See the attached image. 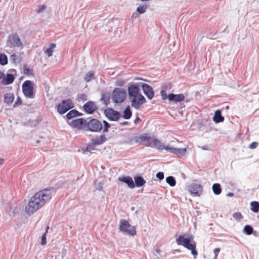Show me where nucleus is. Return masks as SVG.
<instances>
[{"mask_svg": "<svg viewBox=\"0 0 259 259\" xmlns=\"http://www.w3.org/2000/svg\"><path fill=\"white\" fill-rule=\"evenodd\" d=\"M234 195V194L233 193L230 192L227 194L228 196L232 197Z\"/></svg>", "mask_w": 259, "mask_h": 259, "instance_id": "8fccbe9b", "label": "nucleus"}, {"mask_svg": "<svg viewBox=\"0 0 259 259\" xmlns=\"http://www.w3.org/2000/svg\"><path fill=\"white\" fill-rule=\"evenodd\" d=\"M193 239V237L190 236L188 238H184L183 236L181 235L176 239V242L177 244L183 245L187 249H192L193 248V244L195 243H191Z\"/></svg>", "mask_w": 259, "mask_h": 259, "instance_id": "1a4fd4ad", "label": "nucleus"}, {"mask_svg": "<svg viewBox=\"0 0 259 259\" xmlns=\"http://www.w3.org/2000/svg\"><path fill=\"white\" fill-rule=\"evenodd\" d=\"M104 127H102L101 122L97 119H93L89 122H87V124L88 128L92 132H99L103 128V132H107L108 128L110 127L109 124L106 121H103Z\"/></svg>", "mask_w": 259, "mask_h": 259, "instance_id": "7ed1b4c3", "label": "nucleus"}, {"mask_svg": "<svg viewBox=\"0 0 259 259\" xmlns=\"http://www.w3.org/2000/svg\"><path fill=\"white\" fill-rule=\"evenodd\" d=\"M156 177L160 180L163 179L164 174L162 172H158L156 174Z\"/></svg>", "mask_w": 259, "mask_h": 259, "instance_id": "e433bc0d", "label": "nucleus"}, {"mask_svg": "<svg viewBox=\"0 0 259 259\" xmlns=\"http://www.w3.org/2000/svg\"><path fill=\"white\" fill-rule=\"evenodd\" d=\"M120 124L121 125H127L128 123L127 121H124L123 122L120 123Z\"/></svg>", "mask_w": 259, "mask_h": 259, "instance_id": "de8ad7c7", "label": "nucleus"}, {"mask_svg": "<svg viewBox=\"0 0 259 259\" xmlns=\"http://www.w3.org/2000/svg\"><path fill=\"white\" fill-rule=\"evenodd\" d=\"M244 231L247 235H250L253 232V228L249 225H246L244 228Z\"/></svg>", "mask_w": 259, "mask_h": 259, "instance_id": "72a5a7b5", "label": "nucleus"}, {"mask_svg": "<svg viewBox=\"0 0 259 259\" xmlns=\"http://www.w3.org/2000/svg\"><path fill=\"white\" fill-rule=\"evenodd\" d=\"M202 149L203 150H207V147L206 146H203L202 148Z\"/></svg>", "mask_w": 259, "mask_h": 259, "instance_id": "3c124183", "label": "nucleus"}, {"mask_svg": "<svg viewBox=\"0 0 259 259\" xmlns=\"http://www.w3.org/2000/svg\"><path fill=\"white\" fill-rule=\"evenodd\" d=\"M257 143L256 142H252L249 146L250 148L254 149L257 146Z\"/></svg>", "mask_w": 259, "mask_h": 259, "instance_id": "58836bf2", "label": "nucleus"}, {"mask_svg": "<svg viewBox=\"0 0 259 259\" xmlns=\"http://www.w3.org/2000/svg\"><path fill=\"white\" fill-rule=\"evenodd\" d=\"M123 115L122 116V117L125 119H128L131 117L132 112L129 106L125 108L123 112Z\"/></svg>", "mask_w": 259, "mask_h": 259, "instance_id": "5701e85b", "label": "nucleus"}, {"mask_svg": "<svg viewBox=\"0 0 259 259\" xmlns=\"http://www.w3.org/2000/svg\"><path fill=\"white\" fill-rule=\"evenodd\" d=\"M128 94L131 99L132 106L137 110L146 103L145 97L140 93V88L137 84H132L128 88Z\"/></svg>", "mask_w": 259, "mask_h": 259, "instance_id": "f03ea898", "label": "nucleus"}, {"mask_svg": "<svg viewBox=\"0 0 259 259\" xmlns=\"http://www.w3.org/2000/svg\"><path fill=\"white\" fill-rule=\"evenodd\" d=\"M212 189L213 193L215 195H219L221 193L222 189L220 184L215 183L213 184Z\"/></svg>", "mask_w": 259, "mask_h": 259, "instance_id": "393cba45", "label": "nucleus"}, {"mask_svg": "<svg viewBox=\"0 0 259 259\" xmlns=\"http://www.w3.org/2000/svg\"><path fill=\"white\" fill-rule=\"evenodd\" d=\"M96 188L98 190H101L103 187V184L101 182L98 183H96Z\"/></svg>", "mask_w": 259, "mask_h": 259, "instance_id": "ea45409f", "label": "nucleus"}, {"mask_svg": "<svg viewBox=\"0 0 259 259\" xmlns=\"http://www.w3.org/2000/svg\"><path fill=\"white\" fill-rule=\"evenodd\" d=\"M22 45L20 37L16 34L10 35L6 41V46L11 48L21 47Z\"/></svg>", "mask_w": 259, "mask_h": 259, "instance_id": "0eeeda50", "label": "nucleus"}, {"mask_svg": "<svg viewBox=\"0 0 259 259\" xmlns=\"http://www.w3.org/2000/svg\"><path fill=\"white\" fill-rule=\"evenodd\" d=\"M3 162V159L2 158H0V165L2 164Z\"/></svg>", "mask_w": 259, "mask_h": 259, "instance_id": "603ef678", "label": "nucleus"}, {"mask_svg": "<svg viewBox=\"0 0 259 259\" xmlns=\"http://www.w3.org/2000/svg\"><path fill=\"white\" fill-rule=\"evenodd\" d=\"M251 210L254 212L259 211V203L257 201H253L250 203Z\"/></svg>", "mask_w": 259, "mask_h": 259, "instance_id": "a878e982", "label": "nucleus"}, {"mask_svg": "<svg viewBox=\"0 0 259 259\" xmlns=\"http://www.w3.org/2000/svg\"><path fill=\"white\" fill-rule=\"evenodd\" d=\"M15 77L13 74L11 73H7L6 75H4V78L2 80V83L4 85H8L13 82Z\"/></svg>", "mask_w": 259, "mask_h": 259, "instance_id": "a211bd4d", "label": "nucleus"}, {"mask_svg": "<svg viewBox=\"0 0 259 259\" xmlns=\"http://www.w3.org/2000/svg\"><path fill=\"white\" fill-rule=\"evenodd\" d=\"M74 107L73 102L70 99L63 100L61 103L58 105L57 110L60 114H64L68 110Z\"/></svg>", "mask_w": 259, "mask_h": 259, "instance_id": "6e6552de", "label": "nucleus"}, {"mask_svg": "<svg viewBox=\"0 0 259 259\" xmlns=\"http://www.w3.org/2000/svg\"><path fill=\"white\" fill-rule=\"evenodd\" d=\"M166 151L168 152H171L178 155L183 156L186 154L187 149L186 148H176L169 146V147L166 148Z\"/></svg>", "mask_w": 259, "mask_h": 259, "instance_id": "2eb2a0df", "label": "nucleus"}, {"mask_svg": "<svg viewBox=\"0 0 259 259\" xmlns=\"http://www.w3.org/2000/svg\"><path fill=\"white\" fill-rule=\"evenodd\" d=\"M48 229H49V227H47V229L46 230V232L44 233V234L41 236V244L42 245H45L47 243L46 235H47V234L48 233Z\"/></svg>", "mask_w": 259, "mask_h": 259, "instance_id": "f704fd0d", "label": "nucleus"}, {"mask_svg": "<svg viewBox=\"0 0 259 259\" xmlns=\"http://www.w3.org/2000/svg\"><path fill=\"white\" fill-rule=\"evenodd\" d=\"M141 87L144 94L149 99H152L154 95V92L150 85L147 84L143 83L141 85Z\"/></svg>", "mask_w": 259, "mask_h": 259, "instance_id": "4468645a", "label": "nucleus"}, {"mask_svg": "<svg viewBox=\"0 0 259 259\" xmlns=\"http://www.w3.org/2000/svg\"><path fill=\"white\" fill-rule=\"evenodd\" d=\"M127 97L126 91L122 88H115L111 94V99L116 103H121Z\"/></svg>", "mask_w": 259, "mask_h": 259, "instance_id": "39448f33", "label": "nucleus"}, {"mask_svg": "<svg viewBox=\"0 0 259 259\" xmlns=\"http://www.w3.org/2000/svg\"><path fill=\"white\" fill-rule=\"evenodd\" d=\"M55 47L56 45L55 44H51L50 46V47L46 50L45 53L48 57H51L52 56L53 50Z\"/></svg>", "mask_w": 259, "mask_h": 259, "instance_id": "cd10ccee", "label": "nucleus"}, {"mask_svg": "<svg viewBox=\"0 0 259 259\" xmlns=\"http://www.w3.org/2000/svg\"><path fill=\"white\" fill-rule=\"evenodd\" d=\"M184 96L183 94H170L168 95V99L170 101L174 102H181L184 100Z\"/></svg>", "mask_w": 259, "mask_h": 259, "instance_id": "6ab92c4d", "label": "nucleus"}, {"mask_svg": "<svg viewBox=\"0 0 259 259\" xmlns=\"http://www.w3.org/2000/svg\"><path fill=\"white\" fill-rule=\"evenodd\" d=\"M220 248H215L213 250V253H214V255L218 256L219 253L220 252Z\"/></svg>", "mask_w": 259, "mask_h": 259, "instance_id": "79ce46f5", "label": "nucleus"}, {"mask_svg": "<svg viewBox=\"0 0 259 259\" xmlns=\"http://www.w3.org/2000/svg\"><path fill=\"white\" fill-rule=\"evenodd\" d=\"M119 181L126 184L128 187L133 189L135 187L134 182L130 177H122L118 178Z\"/></svg>", "mask_w": 259, "mask_h": 259, "instance_id": "f3484780", "label": "nucleus"}, {"mask_svg": "<svg viewBox=\"0 0 259 259\" xmlns=\"http://www.w3.org/2000/svg\"><path fill=\"white\" fill-rule=\"evenodd\" d=\"M135 185L137 187H141L144 186L146 183V181L143 179V177L140 176H135L134 177Z\"/></svg>", "mask_w": 259, "mask_h": 259, "instance_id": "412c9836", "label": "nucleus"}, {"mask_svg": "<svg viewBox=\"0 0 259 259\" xmlns=\"http://www.w3.org/2000/svg\"><path fill=\"white\" fill-rule=\"evenodd\" d=\"M16 58H17V56L15 54H13V55H12L11 56V60H13V61H15L16 59Z\"/></svg>", "mask_w": 259, "mask_h": 259, "instance_id": "c03bdc74", "label": "nucleus"}, {"mask_svg": "<svg viewBox=\"0 0 259 259\" xmlns=\"http://www.w3.org/2000/svg\"><path fill=\"white\" fill-rule=\"evenodd\" d=\"M94 76V73L92 71L88 72L84 77V79L87 81H89L93 79Z\"/></svg>", "mask_w": 259, "mask_h": 259, "instance_id": "473e14b6", "label": "nucleus"}, {"mask_svg": "<svg viewBox=\"0 0 259 259\" xmlns=\"http://www.w3.org/2000/svg\"><path fill=\"white\" fill-rule=\"evenodd\" d=\"M29 70V68H25L24 69V72L25 73H28Z\"/></svg>", "mask_w": 259, "mask_h": 259, "instance_id": "09e8293b", "label": "nucleus"}, {"mask_svg": "<svg viewBox=\"0 0 259 259\" xmlns=\"http://www.w3.org/2000/svg\"><path fill=\"white\" fill-rule=\"evenodd\" d=\"M140 120V119L139 117L136 118V119H135L134 120V123L137 124L139 122Z\"/></svg>", "mask_w": 259, "mask_h": 259, "instance_id": "49530a36", "label": "nucleus"}, {"mask_svg": "<svg viewBox=\"0 0 259 259\" xmlns=\"http://www.w3.org/2000/svg\"><path fill=\"white\" fill-rule=\"evenodd\" d=\"M54 191L53 188L45 189L36 193L30 198L28 204L25 206L26 213L31 215L42 207L46 202L50 200Z\"/></svg>", "mask_w": 259, "mask_h": 259, "instance_id": "f257e3e1", "label": "nucleus"}, {"mask_svg": "<svg viewBox=\"0 0 259 259\" xmlns=\"http://www.w3.org/2000/svg\"><path fill=\"white\" fill-rule=\"evenodd\" d=\"M218 256L214 255L213 259H217Z\"/></svg>", "mask_w": 259, "mask_h": 259, "instance_id": "864d4df0", "label": "nucleus"}, {"mask_svg": "<svg viewBox=\"0 0 259 259\" xmlns=\"http://www.w3.org/2000/svg\"><path fill=\"white\" fill-rule=\"evenodd\" d=\"M233 218L237 221H240L243 219V217L240 212H236L233 214Z\"/></svg>", "mask_w": 259, "mask_h": 259, "instance_id": "2f4dec72", "label": "nucleus"}, {"mask_svg": "<svg viewBox=\"0 0 259 259\" xmlns=\"http://www.w3.org/2000/svg\"><path fill=\"white\" fill-rule=\"evenodd\" d=\"M45 10V7L43 5H40L38 6V9H37V12L40 13L42 11H43Z\"/></svg>", "mask_w": 259, "mask_h": 259, "instance_id": "a19ab883", "label": "nucleus"}, {"mask_svg": "<svg viewBox=\"0 0 259 259\" xmlns=\"http://www.w3.org/2000/svg\"><path fill=\"white\" fill-rule=\"evenodd\" d=\"M105 114L107 118L112 121H117L121 117L119 112L111 108L105 110Z\"/></svg>", "mask_w": 259, "mask_h": 259, "instance_id": "9b49d317", "label": "nucleus"}, {"mask_svg": "<svg viewBox=\"0 0 259 259\" xmlns=\"http://www.w3.org/2000/svg\"><path fill=\"white\" fill-rule=\"evenodd\" d=\"M8 63V58L6 54H0V64L2 65H5Z\"/></svg>", "mask_w": 259, "mask_h": 259, "instance_id": "7c9ffc66", "label": "nucleus"}, {"mask_svg": "<svg viewBox=\"0 0 259 259\" xmlns=\"http://www.w3.org/2000/svg\"><path fill=\"white\" fill-rule=\"evenodd\" d=\"M139 14L138 13H137V12H134L131 16V19H136L137 18H138L139 17Z\"/></svg>", "mask_w": 259, "mask_h": 259, "instance_id": "4c0bfd02", "label": "nucleus"}, {"mask_svg": "<svg viewBox=\"0 0 259 259\" xmlns=\"http://www.w3.org/2000/svg\"><path fill=\"white\" fill-rule=\"evenodd\" d=\"M92 143L94 145H101L106 141V138L104 135L93 138L91 139Z\"/></svg>", "mask_w": 259, "mask_h": 259, "instance_id": "aec40b11", "label": "nucleus"}, {"mask_svg": "<svg viewBox=\"0 0 259 259\" xmlns=\"http://www.w3.org/2000/svg\"><path fill=\"white\" fill-rule=\"evenodd\" d=\"M224 120V118L221 115V111L219 110H217L213 117V121L215 123H219L223 122Z\"/></svg>", "mask_w": 259, "mask_h": 259, "instance_id": "4be33fe9", "label": "nucleus"}, {"mask_svg": "<svg viewBox=\"0 0 259 259\" xmlns=\"http://www.w3.org/2000/svg\"><path fill=\"white\" fill-rule=\"evenodd\" d=\"M87 123V120L82 118H78L72 120L69 122V124L76 129L79 130L84 126Z\"/></svg>", "mask_w": 259, "mask_h": 259, "instance_id": "f8f14e48", "label": "nucleus"}, {"mask_svg": "<svg viewBox=\"0 0 259 259\" xmlns=\"http://www.w3.org/2000/svg\"><path fill=\"white\" fill-rule=\"evenodd\" d=\"M79 115V112L75 110H72L69 112L67 115L66 117L68 119H70L73 117H76L77 116Z\"/></svg>", "mask_w": 259, "mask_h": 259, "instance_id": "bb28decb", "label": "nucleus"}, {"mask_svg": "<svg viewBox=\"0 0 259 259\" xmlns=\"http://www.w3.org/2000/svg\"><path fill=\"white\" fill-rule=\"evenodd\" d=\"M161 94L162 95V99L165 100L167 98V96H166V93L164 91H161Z\"/></svg>", "mask_w": 259, "mask_h": 259, "instance_id": "37998d69", "label": "nucleus"}, {"mask_svg": "<svg viewBox=\"0 0 259 259\" xmlns=\"http://www.w3.org/2000/svg\"><path fill=\"white\" fill-rule=\"evenodd\" d=\"M142 140L146 142V144L147 146L155 148L159 150L164 149L166 151V148L169 147V145L164 146V144L160 140L153 137L145 136L142 138Z\"/></svg>", "mask_w": 259, "mask_h": 259, "instance_id": "20e7f679", "label": "nucleus"}, {"mask_svg": "<svg viewBox=\"0 0 259 259\" xmlns=\"http://www.w3.org/2000/svg\"><path fill=\"white\" fill-rule=\"evenodd\" d=\"M148 9V6L146 5H142L137 7L136 11L139 14H143L145 13Z\"/></svg>", "mask_w": 259, "mask_h": 259, "instance_id": "c756f323", "label": "nucleus"}, {"mask_svg": "<svg viewBox=\"0 0 259 259\" xmlns=\"http://www.w3.org/2000/svg\"><path fill=\"white\" fill-rule=\"evenodd\" d=\"M226 108L227 109H229V106H226Z\"/></svg>", "mask_w": 259, "mask_h": 259, "instance_id": "5fc2aeb1", "label": "nucleus"}, {"mask_svg": "<svg viewBox=\"0 0 259 259\" xmlns=\"http://www.w3.org/2000/svg\"><path fill=\"white\" fill-rule=\"evenodd\" d=\"M202 190V187L199 184H192L189 187V192L194 196H199Z\"/></svg>", "mask_w": 259, "mask_h": 259, "instance_id": "ddd939ff", "label": "nucleus"}, {"mask_svg": "<svg viewBox=\"0 0 259 259\" xmlns=\"http://www.w3.org/2000/svg\"><path fill=\"white\" fill-rule=\"evenodd\" d=\"M22 91L25 97L29 98H33V83L30 80H26L22 84Z\"/></svg>", "mask_w": 259, "mask_h": 259, "instance_id": "9d476101", "label": "nucleus"}, {"mask_svg": "<svg viewBox=\"0 0 259 259\" xmlns=\"http://www.w3.org/2000/svg\"><path fill=\"white\" fill-rule=\"evenodd\" d=\"M83 109L86 112L91 114L97 109V107L94 102H88L83 106Z\"/></svg>", "mask_w": 259, "mask_h": 259, "instance_id": "dca6fc26", "label": "nucleus"}, {"mask_svg": "<svg viewBox=\"0 0 259 259\" xmlns=\"http://www.w3.org/2000/svg\"><path fill=\"white\" fill-rule=\"evenodd\" d=\"M119 230L123 232L126 234L130 236H134L136 234L135 227L131 226L128 222L126 220H121L120 221Z\"/></svg>", "mask_w": 259, "mask_h": 259, "instance_id": "423d86ee", "label": "nucleus"}, {"mask_svg": "<svg viewBox=\"0 0 259 259\" xmlns=\"http://www.w3.org/2000/svg\"><path fill=\"white\" fill-rule=\"evenodd\" d=\"M166 182L171 187H174L176 185V182L172 176H169L166 178Z\"/></svg>", "mask_w": 259, "mask_h": 259, "instance_id": "c85d7f7f", "label": "nucleus"}, {"mask_svg": "<svg viewBox=\"0 0 259 259\" xmlns=\"http://www.w3.org/2000/svg\"><path fill=\"white\" fill-rule=\"evenodd\" d=\"M196 245L195 244H193V248L192 249H188L189 250H191L192 254L194 255V258L196 257V255L197 254V251L195 250Z\"/></svg>", "mask_w": 259, "mask_h": 259, "instance_id": "c9c22d12", "label": "nucleus"}, {"mask_svg": "<svg viewBox=\"0 0 259 259\" xmlns=\"http://www.w3.org/2000/svg\"><path fill=\"white\" fill-rule=\"evenodd\" d=\"M14 99V96L12 94H6L5 95V102L8 104H11Z\"/></svg>", "mask_w": 259, "mask_h": 259, "instance_id": "b1692460", "label": "nucleus"}, {"mask_svg": "<svg viewBox=\"0 0 259 259\" xmlns=\"http://www.w3.org/2000/svg\"><path fill=\"white\" fill-rule=\"evenodd\" d=\"M5 73L2 71H0V80H3L4 78Z\"/></svg>", "mask_w": 259, "mask_h": 259, "instance_id": "a18cd8bd", "label": "nucleus"}]
</instances>
